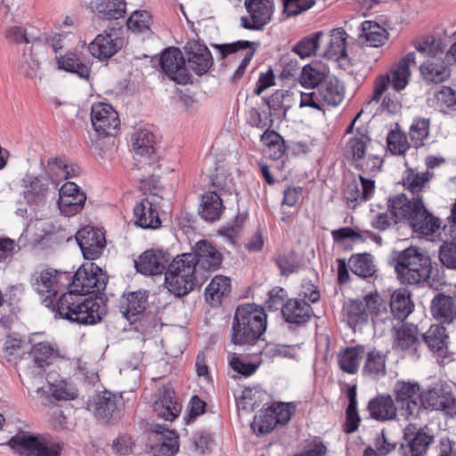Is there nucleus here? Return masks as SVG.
Listing matches in <instances>:
<instances>
[{"label": "nucleus", "instance_id": "nucleus-4", "mask_svg": "<svg viewBox=\"0 0 456 456\" xmlns=\"http://www.w3.org/2000/svg\"><path fill=\"white\" fill-rule=\"evenodd\" d=\"M198 282L195 257L191 253L176 256L167 265L165 285L175 296L189 293Z\"/></svg>", "mask_w": 456, "mask_h": 456}, {"label": "nucleus", "instance_id": "nucleus-12", "mask_svg": "<svg viewBox=\"0 0 456 456\" xmlns=\"http://www.w3.org/2000/svg\"><path fill=\"white\" fill-rule=\"evenodd\" d=\"M420 403L425 409L440 410L456 416V398L443 385H436L422 393Z\"/></svg>", "mask_w": 456, "mask_h": 456}, {"label": "nucleus", "instance_id": "nucleus-24", "mask_svg": "<svg viewBox=\"0 0 456 456\" xmlns=\"http://www.w3.org/2000/svg\"><path fill=\"white\" fill-rule=\"evenodd\" d=\"M189 67L198 75L206 73L212 66L213 59L210 51L198 42H189L185 46Z\"/></svg>", "mask_w": 456, "mask_h": 456}, {"label": "nucleus", "instance_id": "nucleus-31", "mask_svg": "<svg viewBox=\"0 0 456 456\" xmlns=\"http://www.w3.org/2000/svg\"><path fill=\"white\" fill-rule=\"evenodd\" d=\"M155 135L148 129H139L132 136L134 159H151L155 155Z\"/></svg>", "mask_w": 456, "mask_h": 456}, {"label": "nucleus", "instance_id": "nucleus-51", "mask_svg": "<svg viewBox=\"0 0 456 456\" xmlns=\"http://www.w3.org/2000/svg\"><path fill=\"white\" fill-rule=\"evenodd\" d=\"M57 64L59 69L76 73L80 77H87L89 76L87 66L83 64L73 53L58 57Z\"/></svg>", "mask_w": 456, "mask_h": 456}, {"label": "nucleus", "instance_id": "nucleus-15", "mask_svg": "<svg viewBox=\"0 0 456 456\" xmlns=\"http://www.w3.org/2000/svg\"><path fill=\"white\" fill-rule=\"evenodd\" d=\"M255 45V43L250 41H237L232 44L218 45L223 58L226 57L228 54L235 53L236 58L241 59L239 67L233 73L232 79L234 81L240 79L245 73L247 67L256 51L257 45L256 46Z\"/></svg>", "mask_w": 456, "mask_h": 456}, {"label": "nucleus", "instance_id": "nucleus-7", "mask_svg": "<svg viewBox=\"0 0 456 456\" xmlns=\"http://www.w3.org/2000/svg\"><path fill=\"white\" fill-rule=\"evenodd\" d=\"M433 441L434 436L426 427L420 428L417 424L409 423L403 428L402 454L403 456H425Z\"/></svg>", "mask_w": 456, "mask_h": 456}, {"label": "nucleus", "instance_id": "nucleus-46", "mask_svg": "<svg viewBox=\"0 0 456 456\" xmlns=\"http://www.w3.org/2000/svg\"><path fill=\"white\" fill-rule=\"evenodd\" d=\"M362 354V347H348L340 352L338 355L340 369L349 374L356 373Z\"/></svg>", "mask_w": 456, "mask_h": 456}, {"label": "nucleus", "instance_id": "nucleus-52", "mask_svg": "<svg viewBox=\"0 0 456 456\" xmlns=\"http://www.w3.org/2000/svg\"><path fill=\"white\" fill-rule=\"evenodd\" d=\"M347 397L349 400V404L346 409V423L345 431L346 433H352L358 428L360 422V417L356 408V387L354 386L348 389Z\"/></svg>", "mask_w": 456, "mask_h": 456}, {"label": "nucleus", "instance_id": "nucleus-41", "mask_svg": "<svg viewBox=\"0 0 456 456\" xmlns=\"http://www.w3.org/2000/svg\"><path fill=\"white\" fill-rule=\"evenodd\" d=\"M419 343L417 328L414 326L403 324L395 332L394 347L397 350L415 351Z\"/></svg>", "mask_w": 456, "mask_h": 456}, {"label": "nucleus", "instance_id": "nucleus-64", "mask_svg": "<svg viewBox=\"0 0 456 456\" xmlns=\"http://www.w3.org/2000/svg\"><path fill=\"white\" fill-rule=\"evenodd\" d=\"M350 322L358 323L367 320L362 299L350 300L345 306Z\"/></svg>", "mask_w": 456, "mask_h": 456}, {"label": "nucleus", "instance_id": "nucleus-11", "mask_svg": "<svg viewBox=\"0 0 456 456\" xmlns=\"http://www.w3.org/2000/svg\"><path fill=\"white\" fill-rule=\"evenodd\" d=\"M160 66L170 79L186 85L191 80L182 52L178 48L166 50L160 58Z\"/></svg>", "mask_w": 456, "mask_h": 456}, {"label": "nucleus", "instance_id": "nucleus-22", "mask_svg": "<svg viewBox=\"0 0 456 456\" xmlns=\"http://www.w3.org/2000/svg\"><path fill=\"white\" fill-rule=\"evenodd\" d=\"M360 183L353 181L346 184L344 199L350 208H354L360 202L368 200L375 190V182L362 175L359 176Z\"/></svg>", "mask_w": 456, "mask_h": 456}, {"label": "nucleus", "instance_id": "nucleus-33", "mask_svg": "<svg viewBox=\"0 0 456 456\" xmlns=\"http://www.w3.org/2000/svg\"><path fill=\"white\" fill-rule=\"evenodd\" d=\"M281 312L286 322L302 324L310 319L312 307L305 300L290 299L283 305Z\"/></svg>", "mask_w": 456, "mask_h": 456}, {"label": "nucleus", "instance_id": "nucleus-37", "mask_svg": "<svg viewBox=\"0 0 456 456\" xmlns=\"http://www.w3.org/2000/svg\"><path fill=\"white\" fill-rule=\"evenodd\" d=\"M29 354L35 364L39 368H44L61 357L56 346L48 341L36 343L33 345Z\"/></svg>", "mask_w": 456, "mask_h": 456}, {"label": "nucleus", "instance_id": "nucleus-45", "mask_svg": "<svg viewBox=\"0 0 456 456\" xmlns=\"http://www.w3.org/2000/svg\"><path fill=\"white\" fill-rule=\"evenodd\" d=\"M351 271L362 278L371 277L376 273V265L370 254L353 255L349 259Z\"/></svg>", "mask_w": 456, "mask_h": 456}, {"label": "nucleus", "instance_id": "nucleus-8", "mask_svg": "<svg viewBox=\"0 0 456 456\" xmlns=\"http://www.w3.org/2000/svg\"><path fill=\"white\" fill-rule=\"evenodd\" d=\"M247 15L240 18V25L248 30H262L273 17L272 0H244Z\"/></svg>", "mask_w": 456, "mask_h": 456}, {"label": "nucleus", "instance_id": "nucleus-59", "mask_svg": "<svg viewBox=\"0 0 456 456\" xmlns=\"http://www.w3.org/2000/svg\"><path fill=\"white\" fill-rule=\"evenodd\" d=\"M4 357L11 362L16 363L22 356L21 341L16 338L7 336L3 345Z\"/></svg>", "mask_w": 456, "mask_h": 456}, {"label": "nucleus", "instance_id": "nucleus-9", "mask_svg": "<svg viewBox=\"0 0 456 456\" xmlns=\"http://www.w3.org/2000/svg\"><path fill=\"white\" fill-rule=\"evenodd\" d=\"M91 122L94 131L101 136L114 135L120 125L118 112L105 102L92 105Z\"/></svg>", "mask_w": 456, "mask_h": 456}, {"label": "nucleus", "instance_id": "nucleus-20", "mask_svg": "<svg viewBox=\"0 0 456 456\" xmlns=\"http://www.w3.org/2000/svg\"><path fill=\"white\" fill-rule=\"evenodd\" d=\"M49 182L44 175L27 174L21 181V194L29 205L43 201L49 189Z\"/></svg>", "mask_w": 456, "mask_h": 456}, {"label": "nucleus", "instance_id": "nucleus-34", "mask_svg": "<svg viewBox=\"0 0 456 456\" xmlns=\"http://www.w3.org/2000/svg\"><path fill=\"white\" fill-rule=\"evenodd\" d=\"M417 211L409 222L413 230L423 235L433 234L440 226L439 219L434 217L424 207L419 204Z\"/></svg>", "mask_w": 456, "mask_h": 456}, {"label": "nucleus", "instance_id": "nucleus-17", "mask_svg": "<svg viewBox=\"0 0 456 456\" xmlns=\"http://www.w3.org/2000/svg\"><path fill=\"white\" fill-rule=\"evenodd\" d=\"M182 406L176 401L174 390L169 387H160L152 403V410L159 418L173 421L181 412Z\"/></svg>", "mask_w": 456, "mask_h": 456}, {"label": "nucleus", "instance_id": "nucleus-38", "mask_svg": "<svg viewBox=\"0 0 456 456\" xmlns=\"http://www.w3.org/2000/svg\"><path fill=\"white\" fill-rule=\"evenodd\" d=\"M368 410L371 418L377 420H387L395 416L396 409L391 396H379L369 402Z\"/></svg>", "mask_w": 456, "mask_h": 456}, {"label": "nucleus", "instance_id": "nucleus-16", "mask_svg": "<svg viewBox=\"0 0 456 456\" xmlns=\"http://www.w3.org/2000/svg\"><path fill=\"white\" fill-rule=\"evenodd\" d=\"M171 256L162 250L150 249L139 256L134 261L137 272L144 275H159L166 269Z\"/></svg>", "mask_w": 456, "mask_h": 456}, {"label": "nucleus", "instance_id": "nucleus-53", "mask_svg": "<svg viewBox=\"0 0 456 456\" xmlns=\"http://www.w3.org/2000/svg\"><path fill=\"white\" fill-rule=\"evenodd\" d=\"M432 176L433 175L428 171L415 173L413 170H408L403 179V184L414 195L417 194L418 197L419 192L422 191Z\"/></svg>", "mask_w": 456, "mask_h": 456}, {"label": "nucleus", "instance_id": "nucleus-55", "mask_svg": "<svg viewBox=\"0 0 456 456\" xmlns=\"http://www.w3.org/2000/svg\"><path fill=\"white\" fill-rule=\"evenodd\" d=\"M450 236L452 240L440 246L439 258L444 266L456 270V231H450Z\"/></svg>", "mask_w": 456, "mask_h": 456}, {"label": "nucleus", "instance_id": "nucleus-40", "mask_svg": "<svg viewBox=\"0 0 456 456\" xmlns=\"http://www.w3.org/2000/svg\"><path fill=\"white\" fill-rule=\"evenodd\" d=\"M223 210V201L219 194L215 191L206 192L199 208V213L207 221H215L219 218Z\"/></svg>", "mask_w": 456, "mask_h": 456}, {"label": "nucleus", "instance_id": "nucleus-21", "mask_svg": "<svg viewBox=\"0 0 456 456\" xmlns=\"http://www.w3.org/2000/svg\"><path fill=\"white\" fill-rule=\"evenodd\" d=\"M137 167V178L141 182V188L144 192L158 189L159 177L160 175V165L157 161V157L151 156V159H141L134 160Z\"/></svg>", "mask_w": 456, "mask_h": 456}, {"label": "nucleus", "instance_id": "nucleus-6", "mask_svg": "<svg viewBox=\"0 0 456 456\" xmlns=\"http://www.w3.org/2000/svg\"><path fill=\"white\" fill-rule=\"evenodd\" d=\"M107 275L94 263H86L76 272L71 284L75 293L85 295L101 291L107 285Z\"/></svg>", "mask_w": 456, "mask_h": 456}, {"label": "nucleus", "instance_id": "nucleus-60", "mask_svg": "<svg viewBox=\"0 0 456 456\" xmlns=\"http://www.w3.org/2000/svg\"><path fill=\"white\" fill-rule=\"evenodd\" d=\"M429 134V119L419 118L413 121L410 127L411 140L415 143L416 147L423 144V141Z\"/></svg>", "mask_w": 456, "mask_h": 456}, {"label": "nucleus", "instance_id": "nucleus-13", "mask_svg": "<svg viewBox=\"0 0 456 456\" xmlns=\"http://www.w3.org/2000/svg\"><path fill=\"white\" fill-rule=\"evenodd\" d=\"M420 388L418 383L397 381L395 386V399L401 404L403 415L406 418L416 415L420 406L419 403L421 399Z\"/></svg>", "mask_w": 456, "mask_h": 456}, {"label": "nucleus", "instance_id": "nucleus-44", "mask_svg": "<svg viewBox=\"0 0 456 456\" xmlns=\"http://www.w3.org/2000/svg\"><path fill=\"white\" fill-rule=\"evenodd\" d=\"M146 305L145 293L141 291L133 292L127 295L125 302L122 304V312L127 320L134 322L137 321V318H132L142 314L146 308Z\"/></svg>", "mask_w": 456, "mask_h": 456}, {"label": "nucleus", "instance_id": "nucleus-25", "mask_svg": "<svg viewBox=\"0 0 456 456\" xmlns=\"http://www.w3.org/2000/svg\"><path fill=\"white\" fill-rule=\"evenodd\" d=\"M45 179L52 184L58 185L60 182L65 179L74 177L77 170L69 166L67 159L62 157H51L44 166Z\"/></svg>", "mask_w": 456, "mask_h": 456}, {"label": "nucleus", "instance_id": "nucleus-35", "mask_svg": "<svg viewBox=\"0 0 456 456\" xmlns=\"http://www.w3.org/2000/svg\"><path fill=\"white\" fill-rule=\"evenodd\" d=\"M413 306L411 294L406 289H398L391 295L390 309L396 319L404 321L412 312Z\"/></svg>", "mask_w": 456, "mask_h": 456}, {"label": "nucleus", "instance_id": "nucleus-58", "mask_svg": "<svg viewBox=\"0 0 456 456\" xmlns=\"http://www.w3.org/2000/svg\"><path fill=\"white\" fill-rule=\"evenodd\" d=\"M40 64L37 60L35 59L31 52H25L20 60L19 71L21 75L28 77H38L42 79L39 74Z\"/></svg>", "mask_w": 456, "mask_h": 456}, {"label": "nucleus", "instance_id": "nucleus-28", "mask_svg": "<svg viewBox=\"0 0 456 456\" xmlns=\"http://www.w3.org/2000/svg\"><path fill=\"white\" fill-rule=\"evenodd\" d=\"M419 204H422V200L418 196L410 200L404 194H398L389 199L388 208L396 221L406 220L411 221L419 208Z\"/></svg>", "mask_w": 456, "mask_h": 456}, {"label": "nucleus", "instance_id": "nucleus-1", "mask_svg": "<svg viewBox=\"0 0 456 456\" xmlns=\"http://www.w3.org/2000/svg\"><path fill=\"white\" fill-rule=\"evenodd\" d=\"M53 310L61 317L78 324H95L106 314V305L92 296L69 291L61 296Z\"/></svg>", "mask_w": 456, "mask_h": 456}, {"label": "nucleus", "instance_id": "nucleus-5", "mask_svg": "<svg viewBox=\"0 0 456 456\" xmlns=\"http://www.w3.org/2000/svg\"><path fill=\"white\" fill-rule=\"evenodd\" d=\"M9 445L23 456H59L61 446L45 438L27 433L17 434Z\"/></svg>", "mask_w": 456, "mask_h": 456}, {"label": "nucleus", "instance_id": "nucleus-2", "mask_svg": "<svg viewBox=\"0 0 456 456\" xmlns=\"http://www.w3.org/2000/svg\"><path fill=\"white\" fill-rule=\"evenodd\" d=\"M266 329V314L262 307L247 304L237 308L232 340L235 345H253Z\"/></svg>", "mask_w": 456, "mask_h": 456}, {"label": "nucleus", "instance_id": "nucleus-49", "mask_svg": "<svg viewBox=\"0 0 456 456\" xmlns=\"http://www.w3.org/2000/svg\"><path fill=\"white\" fill-rule=\"evenodd\" d=\"M322 36L323 32L319 31L303 38L293 46V52L302 59L315 54L318 50H321V38Z\"/></svg>", "mask_w": 456, "mask_h": 456}, {"label": "nucleus", "instance_id": "nucleus-48", "mask_svg": "<svg viewBox=\"0 0 456 456\" xmlns=\"http://www.w3.org/2000/svg\"><path fill=\"white\" fill-rule=\"evenodd\" d=\"M434 105L444 113L456 112V90L450 86H442L434 95Z\"/></svg>", "mask_w": 456, "mask_h": 456}, {"label": "nucleus", "instance_id": "nucleus-47", "mask_svg": "<svg viewBox=\"0 0 456 456\" xmlns=\"http://www.w3.org/2000/svg\"><path fill=\"white\" fill-rule=\"evenodd\" d=\"M126 3L125 0H101L95 5L98 15L108 20H117L126 12Z\"/></svg>", "mask_w": 456, "mask_h": 456}, {"label": "nucleus", "instance_id": "nucleus-39", "mask_svg": "<svg viewBox=\"0 0 456 456\" xmlns=\"http://www.w3.org/2000/svg\"><path fill=\"white\" fill-rule=\"evenodd\" d=\"M152 430L156 434L164 435L165 432L167 433V438L156 444L152 447V454L153 456H174L178 452V437L175 432L169 431L162 425H154Z\"/></svg>", "mask_w": 456, "mask_h": 456}, {"label": "nucleus", "instance_id": "nucleus-10", "mask_svg": "<svg viewBox=\"0 0 456 456\" xmlns=\"http://www.w3.org/2000/svg\"><path fill=\"white\" fill-rule=\"evenodd\" d=\"M76 240L84 257L88 260L98 258L106 246L103 232L92 226L80 229L76 234Z\"/></svg>", "mask_w": 456, "mask_h": 456}, {"label": "nucleus", "instance_id": "nucleus-62", "mask_svg": "<svg viewBox=\"0 0 456 456\" xmlns=\"http://www.w3.org/2000/svg\"><path fill=\"white\" fill-rule=\"evenodd\" d=\"M277 423L272 415V411L266 409L262 414L255 417L251 428L255 433L265 435L271 432Z\"/></svg>", "mask_w": 456, "mask_h": 456}, {"label": "nucleus", "instance_id": "nucleus-57", "mask_svg": "<svg viewBox=\"0 0 456 456\" xmlns=\"http://www.w3.org/2000/svg\"><path fill=\"white\" fill-rule=\"evenodd\" d=\"M416 50L428 57V59H436L443 56L444 50L442 43L433 37H428L415 44Z\"/></svg>", "mask_w": 456, "mask_h": 456}, {"label": "nucleus", "instance_id": "nucleus-26", "mask_svg": "<svg viewBox=\"0 0 456 456\" xmlns=\"http://www.w3.org/2000/svg\"><path fill=\"white\" fill-rule=\"evenodd\" d=\"M59 272L56 270L47 269L36 272L31 278L33 288L42 295H46L45 302L46 306H50L53 301L50 299L52 296L56 294V285L58 283Z\"/></svg>", "mask_w": 456, "mask_h": 456}, {"label": "nucleus", "instance_id": "nucleus-36", "mask_svg": "<svg viewBox=\"0 0 456 456\" xmlns=\"http://www.w3.org/2000/svg\"><path fill=\"white\" fill-rule=\"evenodd\" d=\"M317 87L323 104L338 106L344 99V89L336 77H328Z\"/></svg>", "mask_w": 456, "mask_h": 456}, {"label": "nucleus", "instance_id": "nucleus-56", "mask_svg": "<svg viewBox=\"0 0 456 456\" xmlns=\"http://www.w3.org/2000/svg\"><path fill=\"white\" fill-rule=\"evenodd\" d=\"M151 16L145 10L134 11L126 21L127 28L136 33H142L150 29Z\"/></svg>", "mask_w": 456, "mask_h": 456}, {"label": "nucleus", "instance_id": "nucleus-32", "mask_svg": "<svg viewBox=\"0 0 456 456\" xmlns=\"http://www.w3.org/2000/svg\"><path fill=\"white\" fill-rule=\"evenodd\" d=\"M431 312L435 319L451 323L456 319V304L451 296L439 294L432 300Z\"/></svg>", "mask_w": 456, "mask_h": 456}, {"label": "nucleus", "instance_id": "nucleus-14", "mask_svg": "<svg viewBox=\"0 0 456 456\" xmlns=\"http://www.w3.org/2000/svg\"><path fill=\"white\" fill-rule=\"evenodd\" d=\"M86 200V193L75 183L68 182L60 189L58 206L64 216H71L82 210Z\"/></svg>", "mask_w": 456, "mask_h": 456}, {"label": "nucleus", "instance_id": "nucleus-54", "mask_svg": "<svg viewBox=\"0 0 456 456\" xmlns=\"http://www.w3.org/2000/svg\"><path fill=\"white\" fill-rule=\"evenodd\" d=\"M363 371L373 377L384 376L386 374L385 356L377 351L368 353Z\"/></svg>", "mask_w": 456, "mask_h": 456}, {"label": "nucleus", "instance_id": "nucleus-50", "mask_svg": "<svg viewBox=\"0 0 456 456\" xmlns=\"http://www.w3.org/2000/svg\"><path fill=\"white\" fill-rule=\"evenodd\" d=\"M423 340L430 350L440 352L446 346L447 335L445 329L439 325H432L429 330L422 335Z\"/></svg>", "mask_w": 456, "mask_h": 456}, {"label": "nucleus", "instance_id": "nucleus-3", "mask_svg": "<svg viewBox=\"0 0 456 456\" xmlns=\"http://www.w3.org/2000/svg\"><path fill=\"white\" fill-rule=\"evenodd\" d=\"M395 271L403 284H419L427 281L432 271L430 256L417 247H409L396 256Z\"/></svg>", "mask_w": 456, "mask_h": 456}, {"label": "nucleus", "instance_id": "nucleus-27", "mask_svg": "<svg viewBox=\"0 0 456 456\" xmlns=\"http://www.w3.org/2000/svg\"><path fill=\"white\" fill-rule=\"evenodd\" d=\"M415 66V53H409L391 69L390 74L387 76L395 90L401 91L406 87L411 75V69Z\"/></svg>", "mask_w": 456, "mask_h": 456}, {"label": "nucleus", "instance_id": "nucleus-23", "mask_svg": "<svg viewBox=\"0 0 456 456\" xmlns=\"http://www.w3.org/2000/svg\"><path fill=\"white\" fill-rule=\"evenodd\" d=\"M123 46V39L114 34H100L88 45L91 54L100 60L110 58Z\"/></svg>", "mask_w": 456, "mask_h": 456}, {"label": "nucleus", "instance_id": "nucleus-42", "mask_svg": "<svg viewBox=\"0 0 456 456\" xmlns=\"http://www.w3.org/2000/svg\"><path fill=\"white\" fill-rule=\"evenodd\" d=\"M231 289V280L224 275H216L206 289V299L213 305H219L221 298L226 296Z\"/></svg>", "mask_w": 456, "mask_h": 456}, {"label": "nucleus", "instance_id": "nucleus-18", "mask_svg": "<svg viewBox=\"0 0 456 456\" xmlns=\"http://www.w3.org/2000/svg\"><path fill=\"white\" fill-rule=\"evenodd\" d=\"M196 266L208 272L218 270L223 262L222 254L208 240L198 241L193 248Z\"/></svg>", "mask_w": 456, "mask_h": 456}, {"label": "nucleus", "instance_id": "nucleus-30", "mask_svg": "<svg viewBox=\"0 0 456 456\" xmlns=\"http://www.w3.org/2000/svg\"><path fill=\"white\" fill-rule=\"evenodd\" d=\"M419 72L422 78L428 83H443L451 75L448 65L442 57L428 59L419 66Z\"/></svg>", "mask_w": 456, "mask_h": 456}, {"label": "nucleus", "instance_id": "nucleus-61", "mask_svg": "<svg viewBox=\"0 0 456 456\" xmlns=\"http://www.w3.org/2000/svg\"><path fill=\"white\" fill-rule=\"evenodd\" d=\"M409 146L406 135L400 130H393L388 134L387 147L393 154H404Z\"/></svg>", "mask_w": 456, "mask_h": 456}, {"label": "nucleus", "instance_id": "nucleus-43", "mask_svg": "<svg viewBox=\"0 0 456 456\" xmlns=\"http://www.w3.org/2000/svg\"><path fill=\"white\" fill-rule=\"evenodd\" d=\"M360 37L369 43L370 46L379 47L387 40L388 33L377 22L365 20L362 23Z\"/></svg>", "mask_w": 456, "mask_h": 456}, {"label": "nucleus", "instance_id": "nucleus-63", "mask_svg": "<svg viewBox=\"0 0 456 456\" xmlns=\"http://www.w3.org/2000/svg\"><path fill=\"white\" fill-rule=\"evenodd\" d=\"M328 76L324 72L320 71L311 66H305L301 72L300 81L305 88L319 86Z\"/></svg>", "mask_w": 456, "mask_h": 456}, {"label": "nucleus", "instance_id": "nucleus-29", "mask_svg": "<svg viewBox=\"0 0 456 456\" xmlns=\"http://www.w3.org/2000/svg\"><path fill=\"white\" fill-rule=\"evenodd\" d=\"M135 224L143 229H156L160 225L159 213L154 203L149 199H142L134 208Z\"/></svg>", "mask_w": 456, "mask_h": 456}, {"label": "nucleus", "instance_id": "nucleus-19", "mask_svg": "<svg viewBox=\"0 0 456 456\" xmlns=\"http://www.w3.org/2000/svg\"><path fill=\"white\" fill-rule=\"evenodd\" d=\"M347 34L342 28L324 33L321 38V52L327 58L338 60L346 55Z\"/></svg>", "mask_w": 456, "mask_h": 456}]
</instances>
